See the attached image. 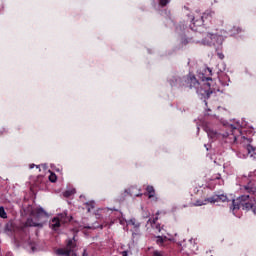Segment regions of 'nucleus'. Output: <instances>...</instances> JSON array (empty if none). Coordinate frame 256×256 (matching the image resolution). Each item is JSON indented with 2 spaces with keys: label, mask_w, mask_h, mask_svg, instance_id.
I'll list each match as a JSON object with an SVG mask.
<instances>
[{
  "label": "nucleus",
  "mask_w": 256,
  "mask_h": 256,
  "mask_svg": "<svg viewBox=\"0 0 256 256\" xmlns=\"http://www.w3.org/2000/svg\"><path fill=\"white\" fill-rule=\"evenodd\" d=\"M207 75H213V70H211V68L204 69V73L200 76L201 82L197 80L195 75L188 74L185 80L186 87H188V89L196 90V93H199L200 95L211 97L213 93L219 91V86H217V82H215L213 78Z\"/></svg>",
  "instance_id": "1"
},
{
  "label": "nucleus",
  "mask_w": 256,
  "mask_h": 256,
  "mask_svg": "<svg viewBox=\"0 0 256 256\" xmlns=\"http://www.w3.org/2000/svg\"><path fill=\"white\" fill-rule=\"evenodd\" d=\"M244 190L246 194L238 197L237 199H233L230 202V211L235 215L237 211H239L242 207L243 211H253L256 213V186L253 183H248L244 186Z\"/></svg>",
  "instance_id": "2"
},
{
  "label": "nucleus",
  "mask_w": 256,
  "mask_h": 256,
  "mask_svg": "<svg viewBox=\"0 0 256 256\" xmlns=\"http://www.w3.org/2000/svg\"><path fill=\"white\" fill-rule=\"evenodd\" d=\"M205 131L208 137H210V139H213L214 141L217 139H226L225 140L226 143H236L237 137L241 135V130L233 125H230L228 127V132H225L223 134L209 127H206Z\"/></svg>",
  "instance_id": "3"
},
{
  "label": "nucleus",
  "mask_w": 256,
  "mask_h": 256,
  "mask_svg": "<svg viewBox=\"0 0 256 256\" xmlns=\"http://www.w3.org/2000/svg\"><path fill=\"white\" fill-rule=\"evenodd\" d=\"M29 227H43V224L33 221V218H28L25 224L18 228L15 237L19 239L20 243L33 245V241H31V236L29 235Z\"/></svg>",
  "instance_id": "4"
},
{
  "label": "nucleus",
  "mask_w": 256,
  "mask_h": 256,
  "mask_svg": "<svg viewBox=\"0 0 256 256\" xmlns=\"http://www.w3.org/2000/svg\"><path fill=\"white\" fill-rule=\"evenodd\" d=\"M69 221V218H67V213H61L58 215V217H54L51 220L50 227L53 231H58L59 227H61V223H67Z\"/></svg>",
  "instance_id": "5"
},
{
  "label": "nucleus",
  "mask_w": 256,
  "mask_h": 256,
  "mask_svg": "<svg viewBox=\"0 0 256 256\" xmlns=\"http://www.w3.org/2000/svg\"><path fill=\"white\" fill-rule=\"evenodd\" d=\"M215 15V12L211 10H207L203 13V15L197 19L196 17L192 18L193 25H196V27H200V25H205V21H211L213 19V16Z\"/></svg>",
  "instance_id": "6"
},
{
  "label": "nucleus",
  "mask_w": 256,
  "mask_h": 256,
  "mask_svg": "<svg viewBox=\"0 0 256 256\" xmlns=\"http://www.w3.org/2000/svg\"><path fill=\"white\" fill-rule=\"evenodd\" d=\"M24 212L26 213V215H32V217H36L37 219H41V217H45L46 215L45 210L43 208L33 210V206L24 209Z\"/></svg>",
  "instance_id": "7"
},
{
  "label": "nucleus",
  "mask_w": 256,
  "mask_h": 256,
  "mask_svg": "<svg viewBox=\"0 0 256 256\" xmlns=\"http://www.w3.org/2000/svg\"><path fill=\"white\" fill-rule=\"evenodd\" d=\"M159 212L156 213V216L154 218H150L148 220V223H150L152 229H156V231H158L160 233L161 231V224L157 223V221H159Z\"/></svg>",
  "instance_id": "8"
},
{
  "label": "nucleus",
  "mask_w": 256,
  "mask_h": 256,
  "mask_svg": "<svg viewBox=\"0 0 256 256\" xmlns=\"http://www.w3.org/2000/svg\"><path fill=\"white\" fill-rule=\"evenodd\" d=\"M221 201L222 203H225L228 201L227 195L225 194H220V195H214L210 197V203H219Z\"/></svg>",
  "instance_id": "9"
},
{
  "label": "nucleus",
  "mask_w": 256,
  "mask_h": 256,
  "mask_svg": "<svg viewBox=\"0 0 256 256\" xmlns=\"http://www.w3.org/2000/svg\"><path fill=\"white\" fill-rule=\"evenodd\" d=\"M189 43H195V40L193 37H187V36H182L180 39V45L181 47H185L189 45Z\"/></svg>",
  "instance_id": "10"
},
{
  "label": "nucleus",
  "mask_w": 256,
  "mask_h": 256,
  "mask_svg": "<svg viewBox=\"0 0 256 256\" xmlns=\"http://www.w3.org/2000/svg\"><path fill=\"white\" fill-rule=\"evenodd\" d=\"M138 189L135 186L130 187L125 193H129L130 197H141L143 194L137 193Z\"/></svg>",
  "instance_id": "11"
},
{
  "label": "nucleus",
  "mask_w": 256,
  "mask_h": 256,
  "mask_svg": "<svg viewBox=\"0 0 256 256\" xmlns=\"http://www.w3.org/2000/svg\"><path fill=\"white\" fill-rule=\"evenodd\" d=\"M208 203H211V200H210V197L209 198H206L204 200H197L193 206L194 207H201L203 205H208Z\"/></svg>",
  "instance_id": "12"
},
{
  "label": "nucleus",
  "mask_w": 256,
  "mask_h": 256,
  "mask_svg": "<svg viewBox=\"0 0 256 256\" xmlns=\"http://www.w3.org/2000/svg\"><path fill=\"white\" fill-rule=\"evenodd\" d=\"M146 191L149 199H153V197H155V188L153 186H147Z\"/></svg>",
  "instance_id": "13"
},
{
  "label": "nucleus",
  "mask_w": 256,
  "mask_h": 256,
  "mask_svg": "<svg viewBox=\"0 0 256 256\" xmlns=\"http://www.w3.org/2000/svg\"><path fill=\"white\" fill-rule=\"evenodd\" d=\"M128 223H129V225L134 226V229H139V227H141V224L139 222H137V220L135 218L130 219Z\"/></svg>",
  "instance_id": "14"
},
{
  "label": "nucleus",
  "mask_w": 256,
  "mask_h": 256,
  "mask_svg": "<svg viewBox=\"0 0 256 256\" xmlns=\"http://www.w3.org/2000/svg\"><path fill=\"white\" fill-rule=\"evenodd\" d=\"M88 213H91V209H95V202H87L85 204Z\"/></svg>",
  "instance_id": "15"
},
{
  "label": "nucleus",
  "mask_w": 256,
  "mask_h": 256,
  "mask_svg": "<svg viewBox=\"0 0 256 256\" xmlns=\"http://www.w3.org/2000/svg\"><path fill=\"white\" fill-rule=\"evenodd\" d=\"M74 247H75V242H73V240H68L67 249L70 253H71V251H73Z\"/></svg>",
  "instance_id": "16"
},
{
  "label": "nucleus",
  "mask_w": 256,
  "mask_h": 256,
  "mask_svg": "<svg viewBox=\"0 0 256 256\" xmlns=\"http://www.w3.org/2000/svg\"><path fill=\"white\" fill-rule=\"evenodd\" d=\"M64 197L69 198L71 197L72 195H75V190L72 189V190H66L64 193H63Z\"/></svg>",
  "instance_id": "17"
},
{
  "label": "nucleus",
  "mask_w": 256,
  "mask_h": 256,
  "mask_svg": "<svg viewBox=\"0 0 256 256\" xmlns=\"http://www.w3.org/2000/svg\"><path fill=\"white\" fill-rule=\"evenodd\" d=\"M5 231H9L10 233H13V231H15V227L13 226L12 223H7L5 226Z\"/></svg>",
  "instance_id": "18"
},
{
  "label": "nucleus",
  "mask_w": 256,
  "mask_h": 256,
  "mask_svg": "<svg viewBox=\"0 0 256 256\" xmlns=\"http://www.w3.org/2000/svg\"><path fill=\"white\" fill-rule=\"evenodd\" d=\"M49 181L51 183H56L57 182V175L53 172H51L50 176H49Z\"/></svg>",
  "instance_id": "19"
},
{
  "label": "nucleus",
  "mask_w": 256,
  "mask_h": 256,
  "mask_svg": "<svg viewBox=\"0 0 256 256\" xmlns=\"http://www.w3.org/2000/svg\"><path fill=\"white\" fill-rule=\"evenodd\" d=\"M0 217L2 219H7V212H5V208H3V206L0 207Z\"/></svg>",
  "instance_id": "20"
},
{
  "label": "nucleus",
  "mask_w": 256,
  "mask_h": 256,
  "mask_svg": "<svg viewBox=\"0 0 256 256\" xmlns=\"http://www.w3.org/2000/svg\"><path fill=\"white\" fill-rule=\"evenodd\" d=\"M69 253V250L65 251L61 248L57 250V255H69Z\"/></svg>",
  "instance_id": "21"
},
{
  "label": "nucleus",
  "mask_w": 256,
  "mask_h": 256,
  "mask_svg": "<svg viewBox=\"0 0 256 256\" xmlns=\"http://www.w3.org/2000/svg\"><path fill=\"white\" fill-rule=\"evenodd\" d=\"M156 243L157 245H162L163 243H165V239L161 236H158L156 239Z\"/></svg>",
  "instance_id": "22"
},
{
  "label": "nucleus",
  "mask_w": 256,
  "mask_h": 256,
  "mask_svg": "<svg viewBox=\"0 0 256 256\" xmlns=\"http://www.w3.org/2000/svg\"><path fill=\"white\" fill-rule=\"evenodd\" d=\"M168 3H169V0H160V1H159V5H160L161 7L167 6Z\"/></svg>",
  "instance_id": "23"
},
{
  "label": "nucleus",
  "mask_w": 256,
  "mask_h": 256,
  "mask_svg": "<svg viewBox=\"0 0 256 256\" xmlns=\"http://www.w3.org/2000/svg\"><path fill=\"white\" fill-rule=\"evenodd\" d=\"M153 256H167V255H165V253L164 252H159V251H154L153 252Z\"/></svg>",
  "instance_id": "24"
},
{
  "label": "nucleus",
  "mask_w": 256,
  "mask_h": 256,
  "mask_svg": "<svg viewBox=\"0 0 256 256\" xmlns=\"http://www.w3.org/2000/svg\"><path fill=\"white\" fill-rule=\"evenodd\" d=\"M247 151H248V153H253L255 151V148L251 145H248L247 146Z\"/></svg>",
  "instance_id": "25"
},
{
  "label": "nucleus",
  "mask_w": 256,
  "mask_h": 256,
  "mask_svg": "<svg viewBox=\"0 0 256 256\" xmlns=\"http://www.w3.org/2000/svg\"><path fill=\"white\" fill-rule=\"evenodd\" d=\"M217 56L219 57V59H225V55L221 52H218Z\"/></svg>",
  "instance_id": "26"
},
{
  "label": "nucleus",
  "mask_w": 256,
  "mask_h": 256,
  "mask_svg": "<svg viewBox=\"0 0 256 256\" xmlns=\"http://www.w3.org/2000/svg\"><path fill=\"white\" fill-rule=\"evenodd\" d=\"M122 256H128V252L127 251H123L122 252Z\"/></svg>",
  "instance_id": "27"
},
{
  "label": "nucleus",
  "mask_w": 256,
  "mask_h": 256,
  "mask_svg": "<svg viewBox=\"0 0 256 256\" xmlns=\"http://www.w3.org/2000/svg\"><path fill=\"white\" fill-rule=\"evenodd\" d=\"M30 169H34L35 167H36V165L35 164H30Z\"/></svg>",
  "instance_id": "28"
},
{
  "label": "nucleus",
  "mask_w": 256,
  "mask_h": 256,
  "mask_svg": "<svg viewBox=\"0 0 256 256\" xmlns=\"http://www.w3.org/2000/svg\"><path fill=\"white\" fill-rule=\"evenodd\" d=\"M216 179H221V176L216 177Z\"/></svg>",
  "instance_id": "29"
},
{
  "label": "nucleus",
  "mask_w": 256,
  "mask_h": 256,
  "mask_svg": "<svg viewBox=\"0 0 256 256\" xmlns=\"http://www.w3.org/2000/svg\"><path fill=\"white\" fill-rule=\"evenodd\" d=\"M82 256H85V251H83V254H82Z\"/></svg>",
  "instance_id": "30"
}]
</instances>
